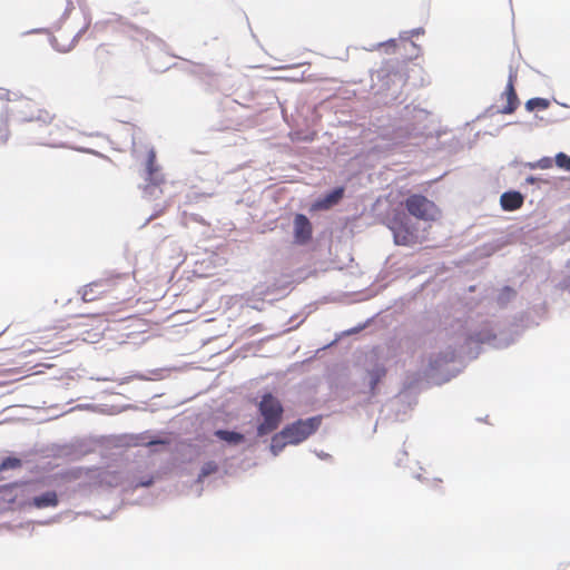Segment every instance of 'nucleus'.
<instances>
[{
  "label": "nucleus",
  "mask_w": 570,
  "mask_h": 570,
  "mask_svg": "<svg viewBox=\"0 0 570 570\" xmlns=\"http://www.w3.org/2000/svg\"><path fill=\"white\" fill-rule=\"evenodd\" d=\"M111 285V282L108 279L92 282L83 288L82 299L85 302H92L109 292Z\"/></svg>",
  "instance_id": "obj_8"
},
{
  "label": "nucleus",
  "mask_w": 570,
  "mask_h": 570,
  "mask_svg": "<svg viewBox=\"0 0 570 570\" xmlns=\"http://www.w3.org/2000/svg\"><path fill=\"white\" fill-rule=\"evenodd\" d=\"M527 181L532 184V183H534V178L533 177H529V178H527Z\"/></svg>",
  "instance_id": "obj_25"
},
{
  "label": "nucleus",
  "mask_w": 570,
  "mask_h": 570,
  "mask_svg": "<svg viewBox=\"0 0 570 570\" xmlns=\"http://www.w3.org/2000/svg\"><path fill=\"white\" fill-rule=\"evenodd\" d=\"M553 165V160L550 157H543L539 159L535 164L531 165L532 168H541L549 169Z\"/></svg>",
  "instance_id": "obj_21"
},
{
  "label": "nucleus",
  "mask_w": 570,
  "mask_h": 570,
  "mask_svg": "<svg viewBox=\"0 0 570 570\" xmlns=\"http://www.w3.org/2000/svg\"><path fill=\"white\" fill-rule=\"evenodd\" d=\"M404 207L411 216L424 222H435L441 216L438 205L421 194L409 195L404 200Z\"/></svg>",
  "instance_id": "obj_2"
},
{
  "label": "nucleus",
  "mask_w": 570,
  "mask_h": 570,
  "mask_svg": "<svg viewBox=\"0 0 570 570\" xmlns=\"http://www.w3.org/2000/svg\"><path fill=\"white\" fill-rule=\"evenodd\" d=\"M391 46L395 47V40L390 41Z\"/></svg>",
  "instance_id": "obj_26"
},
{
  "label": "nucleus",
  "mask_w": 570,
  "mask_h": 570,
  "mask_svg": "<svg viewBox=\"0 0 570 570\" xmlns=\"http://www.w3.org/2000/svg\"><path fill=\"white\" fill-rule=\"evenodd\" d=\"M218 471V465L214 461L206 462L198 475V481L202 482L205 478H207L210 474H214Z\"/></svg>",
  "instance_id": "obj_19"
},
{
  "label": "nucleus",
  "mask_w": 570,
  "mask_h": 570,
  "mask_svg": "<svg viewBox=\"0 0 570 570\" xmlns=\"http://www.w3.org/2000/svg\"><path fill=\"white\" fill-rule=\"evenodd\" d=\"M556 165L566 170V171H570V156H568L567 154L564 153H559L556 155Z\"/></svg>",
  "instance_id": "obj_20"
},
{
  "label": "nucleus",
  "mask_w": 570,
  "mask_h": 570,
  "mask_svg": "<svg viewBox=\"0 0 570 570\" xmlns=\"http://www.w3.org/2000/svg\"><path fill=\"white\" fill-rule=\"evenodd\" d=\"M550 102L544 98H532L529 99L525 104V107L529 111H533L534 109H547Z\"/></svg>",
  "instance_id": "obj_18"
},
{
  "label": "nucleus",
  "mask_w": 570,
  "mask_h": 570,
  "mask_svg": "<svg viewBox=\"0 0 570 570\" xmlns=\"http://www.w3.org/2000/svg\"><path fill=\"white\" fill-rule=\"evenodd\" d=\"M147 177L146 180L154 186H158L164 181L163 175L159 173V167L156 165V154L154 150L148 153L146 163Z\"/></svg>",
  "instance_id": "obj_10"
},
{
  "label": "nucleus",
  "mask_w": 570,
  "mask_h": 570,
  "mask_svg": "<svg viewBox=\"0 0 570 570\" xmlns=\"http://www.w3.org/2000/svg\"><path fill=\"white\" fill-rule=\"evenodd\" d=\"M344 196V188L337 187L333 189L331 193L326 194L323 198L315 202L313 207L320 210L330 209L332 206L336 205Z\"/></svg>",
  "instance_id": "obj_11"
},
{
  "label": "nucleus",
  "mask_w": 570,
  "mask_h": 570,
  "mask_svg": "<svg viewBox=\"0 0 570 570\" xmlns=\"http://www.w3.org/2000/svg\"><path fill=\"white\" fill-rule=\"evenodd\" d=\"M313 228L309 219L297 214L294 218V242L298 245H305L312 239Z\"/></svg>",
  "instance_id": "obj_7"
},
{
  "label": "nucleus",
  "mask_w": 570,
  "mask_h": 570,
  "mask_svg": "<svg viewBox=\"0 0 570 570\" xmlns=\"http://www.w3.org/2000/svg\"><path fill=\"white\" fill-rule=\"evenodd\" d=\"M58 495L55 491H47L42 493L41 495L35 497L29 504L37 508V509H45L49 507H57L58 505Z\"/></svg>",
  "instance_id": "obj_13"
},
{
  "label": "nucleus",
  "mask_w": 570,
  "mask_h": 570,
  "mask_svg": "<svg viewBox=\"0 0 570 570\" xmlns=\"http://www.w3.org/2000/svg\"><path fill=\"white\" fill-rule=\"evenodd\" d=\"M391 229L396 245L412 246L420 242L417 229L409 219L394 222Z\"/></svg>",
  "instance_id": "obj_5"
},
{
  "label": "nucleus",
  "mask_w": 570,
  "mask_h": 570,
  "mask_svg": "<svg viewBox=\"0 0 570 570\" xmlns=\"http://www.w3.org/2000/svg\"><path fill=\"white\" fill-rule=\"evenodd\" d=\"M20 464H21V461L19 459L7 458L6 460L2 461L1 469H14V468L20 466Z\"/></svg>",
  "instance_id": "obj_22"
},
{
  "label": "nucleus",
  "mask_w": 570,
  "mask_h": 570,
  "mask_svg": "<svg viewBox=\"0 0 570 570\" xmlns=\"http://www.w3.org/2000/svg\"><path fill=\"white\" fill-rule=\"evenodd\" d=\"M96 53L98 57H101L104 56L105 53H108V49H107V45H100L97 50H96Z\"/></svg>",
  "instance_id": "obj_23"
},
{
  "label": "nucleus",
  "mask_w": 570,
  "mask_h": 570,
  "mask_svg": "<svg viewBox=\"0 0 570 570\" xmlns=\"http://www.w3.org/2000/svg\"><path fill=\"white\" fill-rule=\"evenodd\" d=\"M495 338V335L487 330V331H482L480 333H474L472 335L469 336V342H475V343H485V342H490L492 340Z\"/></svg>",
  "instance_id": "obj_17"
},
{
  "label": "nucleus",
  "mask_w": 570,
  "mask_h": 570,
  "mask_svg": "<svg viewBox=\"0 0 570 570\" xmlns=\"http://www.w3.org/2000/svg\"><path fill=\"white\" fill-rule=\"evenodd\" d=\"M215 435L228 443L238 444L244 441V435L238 432L227 431V430H217Z\"/></svg>",
  "instance_id": "obj_15"
},
{
  "label": "nucleus",
  "mask_w": 570,
  "mask_h": 570,
  "mask_svg": "<svg viewBox=\"0 0 570 570\" xmlns=\"http://www.w3.org/2000/svg\"><path fill=\"white\" fill-rule=\"evenodd\" d=\"M287 444H289L286 440L285 435H282V431L276 433L272 438L271 451L274 455H277Z\"/></svg>",
  "instance_id": "obj_16"
},
{
  "label": "nucleus",
  "mask_w": 570,
  "mask_h": 570,
  "mask_svg": "<svg viewBox=\"0 0 570 570\" xmlns=\"http://www.w3.org/2000/svg\"><path fill=\"white\" fill-rule=\"evenodd\" d=\"M321 425V417L314 416L307 420H298L282 430L289 444H298L312 435Z\"/></svg>",
  "instance_id": "obj_3"
},
{
  "label": "nucleus",
  "mask_w": 570,
  "mask_h": 570,
  "mask_svg": "<svg viewBox=\"0 0 570 570\" xmlns=\"http://www.w3.org/2000/svg\"><path fill=\"white\" fill-rule=\"evenodd\" d=\"M524 197L519 191H507L500 197V205L503 210L513 212L522 207Z\"/></svg>",
  "instance_id": "obj_9"
},
{
  "label": "nucleus",
  "mask_w": 570,
  "mask_h": 570,
  "mask_svg": "<svg viewBox=\"0 0 570 570\" xmlns=\"http://www.w3.org/2000/svg\"><path fill=\"white\" fill-rule=\"evenodd\" d=\"M507 97V105L502 108V114H512L519 106V99L514 89V76L510 75L509 81L504 91Z\"/></svg>",
  "instance_id": "obj_12"
},
{
  "label": "nucleus",
  "mask_w": 570,
  "mask_h": 570,
  "mask_svg": "<svg viewBox=\"0 0 570 570\" xmlns=\"http://www.w3.org/2000/svg\"><path fill=\"white\" fill-rule=\"evenodd\" d=\"M47 127V137H42V145L50 147H61L63 146L62 138H65L69 131L73 130V127L67 125L61 119H53L47 124H43Z\"/></svg>",
  "instance_id": "obj_6"
},
{
  "label": "nucleus",
  "mask_w": 570,
  "mask_h": 570,
  "mask_svg": "<svg viewBox=\"0 0 570 570\" xmlns=\"http://www.w3.org/2000/svg\"><path fill=\"white\" fill-rule=\"evenodd\" d=\"M385 375L386 368L383 365H377L373 370L368 371L370 393L372 395L376 393V386Z\"/></svg>",
  "instance_id": "obj_14"
},
{
  "label": "nucleus",
  "mask_w": 570,
  "mask_h": 570,
  "mask_svg": "<svg viewBox=\"0 0 570 570\" xmlns=\"http://www.w3.org/2000/svg\"><path fill=\"white\" fill-rule=\"evenodd\" d=\"M258 412L263 416V422L257 426V435L264 436L279 426L284 409L276 396L266 393L258 403Z\"/></svg>",
  "instance_id": "obj_1"
},
{
  "label": "nucleus",
  "mask_w": 570,
  "mask_h": 570,
  "mask_svg": "<svg viewBox=\"0 0 570 570\" xmlns=\"http://www.w3.org/2000/svg\"><path fill=\"white\" fill-rule=\"evenodd\" d=\"M564 287L570 291V276L564 281Z\"/></svg>",
  "instance_id": "obj_24"
},
{
  "label": "nucleus",
  "mask_w": 570,
  "mask_h": 570,
  "mask_svg": "<svg viewBox=\"0 0 570 570\" xmlns=\"http://www.w3.org/2000/svg\"><path fill=\"white\" fill-rule=\"evenodd\" d=\"M17 112L22 121L50 124L53 119V114L51 111L41 108L38 102L29 98H23L19 101Z\"/></svg>",
  "instance_id": "obj_4"
}]
</instances>
